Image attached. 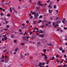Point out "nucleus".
Wrapping results in <instances>:
<instances>
[{"label":"nucleus","mask_w":67,"mask_h":67,"mask_svg":"<svg viewBox=\"0 0 67 67\" xmlns=\"http://www.w3.org/2000/svg\"><path fill=\"white\" fill-rule=\"evenodd\" d=\"M32 14H35L34 15V19H36V18H37V17L39 16V14L38 13H35V12H34L32 13Z\"/></svg>","instance_id":"f257e3e1"},{"label":"nucleus","mask_w":67,"mask_h":67,"mask_svg":"<svg viewBox=\"0 0 67 67\" xmlns=\"http://www.w3.org/2000/svg\"><path fill=\"white\" fill-rule=\"evenodd\" d=\"M43 33V35H42V37H45V33H46V31H43L42 32Z\"/></svg>","instance_id":"f03ea898"},{"label":"nucleus","mask_w":67,"mask_h":67,"mask_svg":"<svg viewBox=\"0 0 67 67\" xmlns=\"http://www.w3.org/2000/svg\"><path fill=\"white\" fill-rule=\"evenodd\" d=\"M50 2H51V3H50V4L48 6V8H49V9H52V6H51V4L53 2L52 1H50Z\"/></svg>","instance_id":"7ed1b4c3"},{"label":"nucleus","mask_w":67,"mask_h":67,"mask_svg":"<svg viewBox=\"0 0 67 67\" xmlns=\"http://www.w3.org/2000/svg\"><path fill=\"white\" fill-rule=\"evenodd\" d=\"M4 38H5L4 39V38H2V41L3 42V41H4V40H7V37H4Z\"/></svg>","instance_id":"20e7f679"},{"label":"nucleus","mask_w":67,"mask_h":67,"mask_svg":"<svg viewBox=\"0 0 67 67\" xmlns=\"http://www.w3.org/2000/svg\"><path fill=\"white\" fill-rule=\"evenodd\" d=\"M12 9H13V10L14 12L16 13H18V12H17V11L15 10V9H14V8L12 7Z\"/></svg>","instance_id":"39448f33"},{"label":"nucleus","mask_w":67,"mask_h":67,"mask_svg":"<svg viewBox=\"0 0 67 67\" xmlns=\"http://www.w3.org/2000/svg\"><path fill=\"white\" fill-rule=\"evenodd\" d=\"M38 2L39 3H37V4H38V5H40V6H42V4H41V3H40V1H38Z\"/></svg>","instance_id":"423d86ee"},{"label":"nucleus","mask_w":67,"mask_h":67,"mask_svg":"<svg viewBox=\"0 0 67 67\" xmlns=\"http://www.w3.org/2000/svg\"><path fill=\"white\" fill-rule=\"evenodd\" d=\"M60 21H56L55 23L56 24H58V23H60Z\"/></svg>","instance_id":"0eeeda50"},{"label":"nucleus","mask_w":67,"mask_h":67,"mask_svg":"<svg viewBox=\"0 0 67 67\" xmlns=\"http://www.w3.org/2000/svg\"><path fill=\"white\" fill-rule=\"evenodd\" d=\"M44 57L45 59H47V56H46V55H44Z\"/></svg>","instance_id":"6e6552de"},{"label":"nucleus","mask_w":67,"mask_h":67,"mask_svg":"<svg viewBox=\"0 0 67 67\" xmlns=\"http://www.w3.org/2000/svg\"><path fill=\"white\" fill-rule=\"evenodd\" d=\"M38 66H40V67H42V66H41V63L40 62L39 64L38 65Z\"/></svg>","instance_id":"1a4fd4ad"},{"label":"nucleus","mask_w":67,"mask_h":67,"mask_svg":"<svg viewBox=\"0 0 67 67\" xmlns=\"http://www.w3.org/2000/svg\"><path fill=\"white\" fill-rule=\"evenodd\" d=\"M11 37L12 38H14V36H13V35H12L11 36Z\"/></svg>","instance_id":"9d476101"},{"label":"nucleus","mask_w":67,"mask_h":67,"mask_svg":"<svg viewBox=\"0 0 67 67\" xmlns=\"http://www.w3.org/2000/svg\"><path fill=\"white\" fill-rule=\"evenodd\" d=\"M48 11L50 13V14L52 13V10H49Z\"/></svg>","instance_id":"9b49d317"},{"label":"nucleus","mask_w":67,"mask_h":67,"mask_svg":"<svg viewBox=\"0 0 67 67\" xmlns=\"http://www.w3.org/2000/svg\"><path fill=\"white\" fill-rule=\"evenodd\" d=\"M10 4L9 2L5 3V5H9Z\"/></svg>","instance_id":"f8f14e48"},{"label":"nucleus","mask_w":67,"mask_h":67,"mask_svg":"<svg viewBox=\"0 0 67 67\" xmlns=\"http://www.w3.org/2000/svg\"><path fill=\"white\" fill-rule=\"evenodd\" d=\"M41 22H42V20H40L38 21V23H40Z\"/></svg>","instance_id":"ddd939ff"},{"label":"nucleus","mask_w":67,"mask_h":67,"mask_svg":"<svg viewBox=\"0 0 67 67\" xmlns=\"http://www.w3.org/2000/svg\"><path fill=\"white\" fill-rule=\"evenodd\" d=\"M18 50V48H16L15 49V52H17Z\"/></svg>","instance_id":"4468645a"},{"label":"nucleus","mask_w":67,"mask_h":67,"mask_svg":"<svg viewBox=\"0 0 67 67\" xmlns=\"http://www.w3.org/2000/svg\"><path fill=\"white\" fill-rule=\"evenodd\" d=\"M47 45H48V46H52V44H51V43H50L49 44H47Z\"/></svg>","instance_id":"2eb2a0df"},{"label":"nucleus","mask_w":67,"mask_h":67,"mask_svg":"<svg viewBox=\"0 0 67 67\" xmlns=\"http://www.w3.org/2000/svg\"><path fill=\"white\" fill-rule=\"evenodd\" d=\"M22 38L23 40L24 39H25V38H26V37L25 36H23L22 37Z\"/></svg>","instance_id":"dca6fc26"},{"label":"nucleus","mask_w":67,"mask_h":67,"mask_svg":"<svg viewBox=\"0 0 67 67\" xmlns=\"http://www.w3.org/2000/svg\"><path fill=\"white\" fill-rule=\"evenodd\" d=\"M59 26V25L57 24H56L55 25V27H56V26Z\"/></svg>","instance_id":"f3484780"},{"label":"nucleus","mask_w":67,"mask_h":67,"mask_svg":"<svg viewBox=\"0 0 67 67\" xmlns=\"http://www.w3.org/2000/svg\"><path fill=\"white\" fill-rule=\"evenodd\" d=\"M46 49H44L43 50V52H44V53H45L46 52Z\"/></svg>","instance_id":"a211bd4d"},{"label":"nucleus","mask_w":67,"mask_h":67,"mask_svg":"<svg viewBox=\"0 0 67 67\" xmlns=\"http://www.w3.org/2000/svg\"><path fill=\"white\" fill-rule=\"evenodd\" d=\"M9 9L10 10V12H12V9H11V8H10Z\"/></svg>","instance_id":"6ab92c4d"},{"label":"nucleus","mask_w":67,"mask_h":67,"mask_svg":"<svg viewBox=\"0 0 67 67\" xmlns=\"http://www.w3.org/2000/svg\"><path fill=\"white\" fill-rule=\"evenodd\" d=\"M1 16H2V15L3 16L4 15V14H3L2 13H1Z\"/></svg>","instance_id":"aec40b11"},{"label":"nucleus","mask_w":67,"mask_h":67,"mask_svg":"<svg viewBox=\"0 0 67 67\" xmlns=\"http://www.w3.org/2000/svg\"><path fill=\"white\" fill-rule=\"evenodd\" d=\"M20 57L21 58H23V55H21L20 56Z\"/></svg>","instance_id":"412c9836"},{"label":"nucleus","mask_w":67,"mask_h":67,"mask_svg":"<svg viewBox=\"0 0 67 67\" xmlns=\"http://www.w3.org/2000/svg\"><path fill=\"white\" fill-rule=\"evenodd\" d=\"M32 34H33V32H32V31H30V35H31Z\"/></svg>","instance_id":"4be33fe9"},{"label":"nucleus","mask_w":67,"mask_h":67,"mask_svg":"<svg viewBox=\"0 0 67 67\" xmlns=\"http://www.w3.org/2000/svg\"><path fill=\"white\" fill-rule=\"evenodd\" d=\"M59 49L60 51H62L63 50V48L62 47L60 48Z\"/></svg>","instance_id":"5701e85b"},{"label":"nucleus","mask_w":67,"mask_h":67,"mask_svg":"<svg viewBox=\"0 0 67 67\" xmlns=\"http://www.w3.org/2000/svg\"><path fill=\"white\" fill-rule=\"evenodd\" d=\"M39 33H42V31L41 30H40V31ZM41 31V32H40Z\"/></svg>","instance_id":"b1692460"},{"label":"nucleus","mask_w":67,"mask_h":67,"mask_svg":"<svg viewBox=\"0 0 67 67\" xmlns=\"http://www.w3.org/2000/svg\"><path fill=\"white\" fill-rule=\"evenodd\" d=\"M55 57H53L51 58L52 60H54V59Z\"/></svg>","instance_id":"393cba45"},{"label":"nucleus","mask_w":67,"mask_h":67,"mask_svg":"<svg viewBox=\"0 0 67 67\" xmlns=\"http://www.w3.org/2000/svg\"><path fill=\"white\" fill-rule=\"evenodd\" d=\"M33 22L34 23V24H36V21H33Z\"/></svg>","instance_id":"a878e982"},{"label":"nucleus","mask_w":67,"mask_h":67,"mask_svg":"<svg viewBox=\"0 0 67 67\" xmlns=\"http://www.w3.org/2000/svg\"><path fill=\"white\" fill-rule=\"evenodd\" d=\"M2 36L3 37H6V35H3Z\"/></svg>","instance_id":"bb28decb"},{"label":"nucleus","mask_w":67,"mask_h":67,"mask_svg":"<svg viewBox=\"0 0 67 67\" xmlns=\"http://www.w3.org/2000/svg\"><path fill=\"white\" fill-rule=\"evenodd\" d=\"M29 23V20H27L26 21V23H27V24H28V23Z\"/></svg>","instance_id":"cd10ccee"},{"label":"nucleus","mask_w":67,"mask_h":67,"mask_svg":"<svg viewBox=\"0 0 67 67\" xmlns=\"http://www.w3.org/2000/svg\"><path fill=\"white\" fill-rule=\"evenodd\" d=\"M42 18V15H40V16L39 17V18L40 19H41V18Z\"/></svg>","instance_id":"c85d7f7f"},{"label":"nucleus","mask_w":67,"mask_h":67,"mask_svg":"<svg viewBox=\"0 0 67 67\" xmlns=\"http://www.w3.org/2000/svg\"><path fill=\"white\" fill-rule=\"evenodd\" d=\"M45 64V62H43L42 64V65H44Z\"/></svg>","instance_id":"c756f323"},{"label":"nucleus","mask_w":67,"mask_h":67,"mask_svg":"<svg viewBox=\"0 0 67 67\" xmlns=\"http://www.w3.org/2000/svg\"><path fill=\"white\" fill-rule=\"evenodd\" d=\"M62 53H63L65 52V50H62Z\"/></svg>","instance_id":"7c9ffc66"},{"label":"nucleus","mask_w":67,"mask_h":67,"mask_svg":"<svg viewBox=\"0 0 67 67\" xmlns=\"http://www.w3.org/2000/svg\"><path fill=\"white\" fill-rule=\"evenodd\" d=\"M54 9H56V5H54Z\"/></svg>","instance_id":"2f4dec72"},{"label":"nucleus","mask_w":67,"mask_h":67,"mask_svg":"<svg viewBox=\"0 0 67 67\" xmlns=\"http://www.w3.org/2000/svg\"><path fill=\"white\" fill-rule=\"evenodd\" d=\"M21 44L22 45H24L25 44V43H22Z\"/></svg>","instance_id":"473e14b6"},{"label":"nucleus","mask_w":67,"mask_h":67,"mask_svg":"<svg viewBox=\"0 0 67 67\" xmlns=\"http://www.w3.org/2000/svg\"><path fill=\"white\" fill-rule=\"evenodd\" d=\"M2 10L4 12V11H5V10L4 9H2Z\"/></svg>","instance_id":"72a5a7b5"},{"label":"nucleus","mask_w":67,"mask_h":67,"mask_svg":"<svg viewBox=\"0 0 67 67\" xmlns=\"http://www.w3.org/2000/svg\"><path fill=\"white\" fill-rule=\"evenodd\" d=\"M19 31L20 32H22V30L21 29H19Z\"/></svg>","instance_id":"f704fd0d"},{"label":"nucleus","mask_w":67,"mask_h":67,"mask_svg":"<svg viewBox=\"0 0 67 67\" xmlns=\"http://www.w3.org/2000/svg\"><path fill=\"white\" fill-rule=\"evenodd\" d=\"M51 26H52L51 25H48V27H51Z\"/></svg>","instance_id":"c9c22d12"},{"label":"nucleus","mask_w":67,"mask_h":67,"mask_svg":"<svg viewBox=\"0 0 67 67\" xmlns=\"http://www.w3.org/2000/svg\"><path fill=\"white\" fill-rule=\"evenodd\" d=\"M56 57H57H57H59V55H57L56 56Z\"/></svg>","instance_id":"e433bc0d"},{"label":"nucleus","mask_w":67,"mask_h":67,"mask_svg":"<svg viewBox=\"0 0 67 67\" xmlns=\"http://www.w3.org/2000/svg\"><path fill=\"white\" fill-rule=\"evenodd\" d=\"M14 43H16V40H14Z\"/></svg>","instance_id":"4c0bfd02"},{"label":"nucleus","mask_w":67,"mask_h":67,"mask_svg":"<svg viewBox=\"0 0 67 67\" xmlns=\"http://www.w3.org/2000/svg\"><path fill=\"white\" fill-rule=\"evenodd\" d=\"M64 30H67V28L66 27H64Z\"/></svg>","instance_id":"58836bf2"},{"label":"nucleus","mask_w":67,"mask_h":67,"mask_svg":"<svg viewBox=\"0 0 67 67\" xmlns=\"http://www.w3.org/2000/svg\"><path fill=\"white\" fill-rule=\"evenodd\" d=\"M49 62V61H47V62H46V64H48V62Z\"/></svg>","instance_id":"ea45409f"},{"label":"nucleus","mask_w":67,"mask_h":67,"mask_svg":"<svg viewBox=\"0 0 67 67\" xmlns=\"http://www.w3.org/2000/svg\"><path fill=\"white\" fill-rule=\"evenodd\" d=\"M10 16V15L9 14H8L7 15V16Z\"/></svg>","instance_id":"a19ab883"},{"label":"nucleus","mask_w":67,"mask_h":67,"mask_svg":"<svg viewBox=\"0 0 67 67\" xmlns=\"http://www.w3.org/2000/svg\"><path fill=\"white\" fill-rule=\"evenodd\" d=\"M45 25L46 26H48V24H46Z\"/></svg>","instance_id":"79ce46f5"},{"label":"nucleus","mask_w":67,"mask_h":67,"mask_svg":"<svg viewBox=\"0 0 67 67\" xmlns=\"http://www.w3.org/2000/svg\"><path fill=\"white\" fill-rule=\"evenodd\" d=\"M1 62H4V60H1Z\"/></svg>","instance_id":"37998d69"},{"label":"nucleus","mask_w":67,"mask_h":67,"mask_svg":"<svg viewBox=\"0 0 67 67\" xmlns=\"http://www.w3.org/2000/svg\"><path fill=\"white\" fill-rule=\"evenodd\" d=\"M48 24H51V22L49 21L48 22Z\"/></svg>","instance_id":"c03bdc74"},{"label":"nucleus","mask_w":67,"mask_h":67,"mask_svg":"<svg viewBox=\"0 0 67 67\" xmlns=\"http://www.w3.org/2000/svg\"><path fill=\"white\" fill-rule=\"evenodd\" d=\"M64 56L65 58H66V57H67V56H66V55H64Z\"/></svg>","instance_id":"a18cd8bd"},{"label":"nucleus","mask_w":67,"mask_h":67,"mask_svg":"<svg viewBox=\"0 0 67 67\" xmlns=\"http://www.w3.org/2000/svg\"><path fill=\"white\" fill-rule=\"evenodd\" d=\"M30 19H32L33 18V16H31L30 17Z\"/></svg>","instance_id":"49530a36"},{"label":"nucleus","mask_w":67,"mask_h":67,"mask_svg":"<svg viewBox=\"0 0 67 67\" xmlns=\"http://www.w3.org/2000/svg\"><path fill=\"white\" fill-rule=\"evenodd\" d=\"M39 37H42V35H39Z\"/></svg>","instance_id":"de8ad7c7"},{"label":"nucleus","mask_w":67,"mask_h":67,"mask_svg":"<svg viewBox=\"0 0 67 67\" xmlns=\"http://www.w3.org/2000/svg\"><path fill=\"white\" fill-rule=\"evenodd\" d=\"M3 9L1 7V8H0V10H2Z\"/></svg>","instance_id":"09e8293b"},{"label":"nucleus","mask_w":67,"mask_h":67,"mask_svg":"<svg viewBox=\"0 0 67 67\" xmlns=\"http://www.w3.org/2000/svg\"><path fill=\"white\" fill-rule=\"evenodd\" d=\"M6 51H7V50H6V49H5V50L3 52H4H4H6Z\"/></svg>","instance_id":"8fccbe9b"},{"label":"nucleus","mask_w":67,"mask_h":67,"mask_svg":"<svg viewBox=\"0 0 67 67\" xmlns=\"http://www.w3.org/2000/svg\"><path fill=\"white\" fill-rule=\"evenodd\" d=\"M36 30H37V31H38V28L37 27L36 28Z\"/></svg>","instance_id":"3c124183"},{"label":"nucleus","mask_w":67,"mask_h":67,"mask_svg":"<svg viewBox=\"0 0 67 67\" xmlns=\"http://www.w3.org/2000/svg\"><path fill=\"white\" fill-rule=\"evenodd\" d=\"M7 28H8V27H9V25H7Z\"/></svg>","instance_id":"603ef678"},{"label":"nucleus","mask_w":67,"mask_h":67,"mask_svg":"<svg viewBox=\"0 0 67 67\" xmlns=\"http://www.w3.org/2000/svg\"><path fill=\"white\" fill-rule=\"evenodd\" d=\"M58 18H59L58 17H57V18L56 19V20H58Z\"/></svg>","instance_id":"864d4df0"},{"label":"nucleus","mask_w":67,"mask_h":67,"mask_svg":"<svg viewBox=\"0 0 67 67\" xmlns=\"http://www.w3.org/2000/svg\"><path fill=\"white\" fill-rule=\"evenodd\" d=\"M63 31L62 30L60 31V32H61V33L63 32Z\"/></svg>","instance_id":"5fc2aeb1"},{"label":"nucleus","mask_w":67,"mask_h":67,"mask_svg":"<svg viewBox=\"0 0 67 67\" xmlns=\"http://www.w3.org/2000/svg\"><path fill=\"white\" fill-rule=\"evenodd\" d=\"M40 42H38L37 43L38 44H40Z\"/></svg>","instance_id":"6e6d98bb"},{"label":"nucleus","mask_w":67,"mask_h":67,"mask_svg":"<svg viewBox=\"0 0 67 67\" xmlns=\"http://www.w3.org/2000/svg\"><path fill=\"white\" fill-rule=\"evenodd\" d=\"M8 23V21H6V24H7Z\"/></svg>","instance_id":"4d7b16f0"},{"label":"nucleus","mask_w":67,"mask_h":67,"mask_svg":"<svg viewBox=\"0 0 67 67\" xmlns=\"http://www.w3.org/2000/svg\"><path fill=\"white\" fill-rule=\"evenodd\" d=\"M63 21H65V20H66V19H63Z\"/></svg>","instance_id":"13d9d810"},{"label":"nucleus","mask_w":67,"mask_h":67,"mask_svg":"<svg viewBox=\"0 0 67 67\" xmlns=\"http://www.w3.org/2000/svg\"><path fill=\"white\" fill-rule=\"evenodd\" d=\"M10 53H11V54H12V51H10Z\"/></svg>","instance_id":"bf43d9fd"},{"label":"nucleus","mask_w":67,"mask_h":67,"mask_svg":"<svg viewBox=\"0 0 67 67\" xmlns=\"http://www.w3.org/2000/svg\"><path fill=\"white\" fill-rule=\"evenodd\" d=\"M2 58H4V56L3 55H2Z\"/></svg>","instance_id":"052dcab7"},{"label":"nucleus","mask_w":67,"mask_h":67,"mask_svg":"<svg viewBox=\"0 0 67 67\" xmlns=\"http://www.w3.org/2000/svg\"><path fill=\"white\" fill-rule=\"evenodd\" d=\"M20 34H21V35L23 34V33H22V32H20Z\"/></svg>","instance_id":"680f3d73"},{"label":"nucleus","mask_w":67,"mask_h":67,"mask_svg":"<svg viewBox=\"0 0 67 67\" xmlns=\"http://www.w3.org/2000/svg\"><path fill=\"white\" fill-rule=\"evenodd\" d=\"M14 54H16V53L15 52H14Z\"/></svg>","instance_id":"e2e57ef3"},{"label":"nucleus","mask_w":67,"mask_h":67,"mask_svg":"<svg viewBox=\"0 0 67 67\" xmlns=\"http://www.w3.org/2000/svg\"><path fill=\"white\" fill-rule=\"evenodd\" d=\"M58 66L59 67H62L61 65H58Z\"/></svg>","instance_id":"0e129e2a"},{"label":"nucleus","mask_w":67,"mask_h":67,"mask_svg":"<svg viewBox=\"0 0 67 67\" xmlns=\"http://www.w3.org/2000/svg\"><path fill=\"white\" fill-rule=\"evenodd\" d=\"M36 35H39V34H38V33H37L36 34Z\"/></svg>","instance_id":"69168bd1"},{"label":"nucleus","mask_w":67,"mask_h":67,"mask_svg":"<svg viewBox=\"0 0 67 67\" xmlns=\"http://www.w3.org/2000/svg\"><path fill=\"white\" fill-rule=\"evenodd\" d=\"M22 25L23 26V25H25V24H22Z\"/></svg>","instance_id":"338daca9"},{"label":"nucleus","mask_w":67,"mask_h":67,"mask_svg":"<svg viewBox=\"0 0 67 67\" xmlns=\"http://www.w3.org/2000/svg\"><path fill=\"white\" fill-rule=\"evenodd\" d=\"M66 67V65H65L63 66V67Z\"/></svg>","instance_id":"774afa93"}]
</instances>
